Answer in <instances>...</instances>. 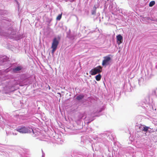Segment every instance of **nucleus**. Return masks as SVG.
<instances>
[{"label":"nucleus","mask_w":157,"mask_h":157,"mask_svg":"<svg viewBox=\"0 0 157 157\" xmlns=\"http://www.w3.org/2000/svg\"><path fill=\"white\" fill-rule=\"evenodd\" d=\"M17 131L22 133H30L32 131L33 134L34 131L33 129L30 127H26L25 126H23L17 129Z\"/></svg>","instance_id":"nucleus-1"},{"label":"nucleus","mask_w":157,"mask_h":157,"mask_svg":"<svg viewBox=\"0 0 157 157\" xmlns=\"http://www.w3.org/2000/svg\"><path fill=\"white\" fill-rule=\"evenodd\" d=\"M102 67L99 66L94 68L91 69L90 71V74L92 75H95L98 73H99L102 71Z\"/></svg>","instance_id":"nucleus-2"},{"label":"nucleus","mask_w":157,"mask_h":157,"mask_svg":"<svg viewBox=\"0 0 157 157\" xmlns=\"http://www.w3.org/2000/svg\"><path fill=\"white\" fill-rule=\"evenodd\" d=\"M59 44V41L56 38H54L52 43L51 48H52V53L53 54L56 50Z\"/></svg>","instance_id":"nucleus-3"},{"label":"nucleus","mask_w":157,"mask_h":157,"mask_svg":"<svg viewBox=\"0 0 157 157\" xmlns=\"http://www.w3.org/2000/svg\"><path fill=\"white\" fill-rule=\"evenodd\" d=\"M111 55H109L103 57L104 59L103 60L102 65L104 66L108 64L109 62L111 60V58L110 57Z\"/></svg>","instance_id":"nucleus-4"},{"label":"nucleus","mask_w":157,"mask_h":157,"mask_svg":"<svg viewBox=\"0 0 157 157\" xmlns=\"http://www.w3.org/2000/svg\"><path fill=\"white\" fill-rule=\"evenodd\" d=\"M122 37L121 35H119L117 36V43L119 45L122 43Z\"/></svg>","instance_id":"nucleus-5"},{"label":"nucleus","mask_w":157,"mask_h":157,"mask_svg":"<svg viewBox=\"0 0 157 157\" xmlns=\"http://www.w3.org/2000/svg\"><path fill=\"white\" fill-rule=\"evenodd\" d=\"M22 68L21 66H18L17 67H16L15 68H14L13 70V71L14 72H17L18 71H19L21 70L22 69Z\"/></svg>","instance_id":"nucleus-6"},{"label":"nucleus","mask_w":157,"mask_h":157,"mask_svg":"<svg viewBox=\"0 0 157 157\" xmlns=\"http://www.w3.org/2000/svg\"><path fill=\"white\" fill-rule=\"evenodd\" d=\"M101 76L100 74H99L95 77V79L97 81H99L101 79Z\"/></svg>","instance_id":"nucleus-7"},{"label":"nucleus","mask_w":157,"mask_h":157,"mask_svg":"<svg viewBox=\"0 0 157 157\" xmlns=\"http://www.w3.org/2000/svg\"><path fill=\"white\" fill-rule=\"evenodd\" d=\"M96 7L95 6L94 7V10L92 11L91 14L92 15H95L96 13Z\"/></svg>","instance_id":"nucleus-8"},{"label":"nucleus","mask_w":157,"mask_h":157,"mask_svg":"<svg viewBox=\"0 0 157 157\" xmlns=\"http://www.w3.org/2000/svg\"><path fill=\"white\" fill-rule=\"evenodd\" d=\"M84 97L83 95H79L76 97V99L78 100H80L82 99Z\"/></svg>","instance_id":"nucleus-9"},{"label":"nucleus","mask_w":157,"mask_h":157,"mask_svg":"<svg viewBox=\"0 0 157 157\" xmlns=\"http://www.w3.org/2000/svg\"><path fill=\"white\" fill-rule=\"evenodd\" d=\"M155 3V2L154 1H151L149 4V6L150 7H151L154 5Z\"/></svg>","instance_id":"nucleus-10"},{"label":"nucleus","mask_w":157,"mask_h":157,"mask_svg":"<svg viewBox=\"0 0 157 157\" xmlns=\"http://www.w3.org/2000/svg\"><path fill=\"white\" fill-rule=\"evenodd\" d=\"M150 128L149 127H147V126H144V128L143 130V131H144V132H147L148 129H149Z\"/></svg>","instance_id":"nucleus-11"},{"label":"nucleus","mask_w":157,"mask_h":157,"mask_svg":"<svg viewBox=\"0 0 157 157\" xmlns=\"http://www.w3.org/2000/svg\"><path fill=\"white\" fill-rule=\"evenodd\" d=\"M62 17V14H59L58 16L56 18V20H60Z\"/></svg>","instance_id":"nucleus-12"},{"label":"nucleus","mask_w":157,"mask_h":157,"mask_svg":"<svg viewBox=\"0 0 157 157\" xmlns=\"http://www.w3.org/2000/svg\"><path fill=\"white\" fill-rule=\"evenodd\" d=\"M48 89H49V90H50V89L51 88H50V86H49V85H48Z\"/></svg>","instance_id":"nucleus-13"}]
</instances>
